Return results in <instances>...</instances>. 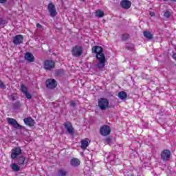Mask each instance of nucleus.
<instances>
[{"label": "nucleus", "mask_w": 176, "mask_h": 176, "mask_svg": "<svg viewBox=\"0 0 176 176\" xmlns=\"http://www.w3.org/2000/svg\"><path fill=\"white\" fill-rule=\"evenodd\" d=\"M11 168L13 170V171H20V166L16 164H11Z\"/></svg>", "instance_id": "22"}, {"label": "nucleus", "mask_w": 176, "mask_h": 176, "mask_svg": "<svg viewBox=\"0 0 176 176\" xmlns=\"http://www.w3.org/2000/svg\"><path fill=\"white\" fill-rule=\"evenodd\" d=\"M70 106H71V107H75V102H74V101H72V102H70Z\"/></svg>", "instance_id": "33"}, {"label": "nucleus", "mask_w": 176, "mask_h": 176, "mask_svg": "<svg viewBox=\"0 0 176 176\" xmlns=\"http://www.w3.org/2000/svg\"><path fill=\"white\" fill-rule=\"evenodd\" d=\"M25 94V97L26 98H28V100H31V98H32V96H31V94L27 92Z\"/></svg>", "instance_id": "28"}, {"label": "nucleus", "mask_w": 176, "mask_h": 176, "mask_svg": "<svg viewBox=\"0 0 176 176\" xmlns=\"http://www.w3.org/2000/svg\"><path fill=\"white\" fill-rule=\"evenodd\" d=\"M19 155H21V148L20 147H16L12 150L11 153V159L14 160V159H17V156Z\"/></svg>", "instance_id": "8"}, {"label": "nucleus", "mask_w": 176, "mask_h": 176, "mask_svg": "<svg viewBox=\"0 0 176 176\" xmlns=\"http://www.w3.org/2000/svg\"><path fill=\"white\" fill-rule=\"evenodd\" d=\"M8 2V0H0V3H5Z\"/></svg>", "instance_id": "34"}, {"label": "nucleus", "mask_w": 176, "mask_h": 176, "mask_svg": "<svg viewBox=\"0 0 176 176\" xmlns=\"http://www.w3.org/2000/svg\"><path fill=\"white\" fill-rule=\"evenodd\" d=\"M100 133L101 135L107 137V135H109V134H111V127L107 125H104L100 129Z\"/></svg>", "instance_id": "5"}, {"label": "nucleus", "mask_w": 176, "mask_h": 176, "mask_svg": "<svg viewBox=\"0 0 176 176\" xmlns=\"http://www.w3.org/2000/svg\"><path fill=\"white\" fill-rule=\"evenodd\" d=\"M170 16H171L170 11H166L164 14V17H166V19H169Z\"/></svg>", "instance_id": "25"}, {"label": "nucleus", "mask_w": 176, "mask_h": 176, "mask_svg": "<svg viewBox=\"0 0 176 176\" xmlns=\"http://www.w3.org/2000/svg\"><path fill=\"white\" fill-rule=\"evenodd\" d=\"M56 63L53 60H45L43 63L45 71H52L54 68Z\"/></svg>", "instance_id": "4"}, {"label": "nucleus", "mask_w": 176, "mask_h": 176, "mask_svg": "<svg viewBox=\"0 0 176 176\" xmlns=\"http://www.w3.org/2000/svg\"><path fill=\"white\" fill-rule=\"evenodd\" d=\"M82 53H83V48L81 46L76 45L72 49V54L74 57H80Z\"/></svg>", "instance_id": "3"}, {"label": "nucleus", "mask_w": 176, "mask_h": 176, "mask_svg": "<svg viewBox=\"0 0 176 176\" xmlns=\"http://www.w3.org/2000/svg\"><path fill=\"white\" fill-rule=\"evenodd\" d=\"M173 58H174V60H176V54H173Z\"/></svg>", "instance_id": "36"}, {"label": "nucleus", "mask_w": 176, "mask_h": 176, "mask_svg": "<svg viewBox=\"0 0 176 176\" xmlns=\"http://www.w3.org/2000/svg\"><path fill=\"white\" fill-rule=\"evenodd\" d=\"M47 9L51 17H55V16H57V11L56 10V6H54V4H53V3H50L48 4Z\"/></svg>", "instance_id": "6"}, {"label": "nucleus", "mask_w": 176, "mask_h": 176, "mask_svg": "<svg viewBox=\"0 0 176 176\" xmlns=\"http://www.w3.org/2000/svg\"><path fill=\"white\" fill-rule=\"evenodd\" d=\"M11 99H12L13 100H16V94H12L11 95Z\"/></svg>", "instance_id": "31"}, {"label": "nucleus", "mask_w": 176, "mask_h": 176, "mask_svg": "<svg viewBox=\"0 0 176 176\" xmlns=\"http://www.w3.org/2000/svg\"><path fill=\"white\" fill-rule=\"evenodd\" d=\"M118 97L120 100H124L125 98H127V94L124 91H120L118 93Z\"/></svg>", "instance_id": "21"}, {"label": "nucleus", "mask_w": 176, "mask_h": 176, "mask_svg": "<svg viewBox=\"0 0 176 176\" xmlns=\"http://www.w3.org/2000/svg\"><path fill=\"white\" fill-rule=\"evenodd\" d=\"M45 85L47 89H55L57 86V82L54 79H48L45 82Z\"/></svg>", "instance_id": "9"}, {"label": "nucleus", "mask_w": 176, "mask_h": 176, "mask_svg": "<svg viewBox=\"0 0 176 176\" xmlns=\"http://www.w3.org/2000/svg\"><path fill=\"white\" fill-rule=\"evenodd\" d=\"M150 15H151L152 17H153V16H155V13L151 12V13H150Z\"/></svg>", "instance_id": "37"}, {"label": "nucleus", "mask_w": 176, "mask_h": 176, "mask_svg": "<svg viewBox=\"0 0 176 176\" xmlns=\"http://www.w3.org/2000/svg\"><path fill=\"white\" fill-rule=\"evenodd\" d=\"M171 153L168 150H164L161 153V158L162 160H169Z\"/></svg>", "instance_id": "12"}, {"label": "nucleus", "mask_w": 176, "mask_h": 176, "mask_svg": "<svg viewBox=\"0 0 176 176\" xmlns=\"http://www.w3.org/2000/svg\"><path fill=\"white\" fill-rule=\"evenodd\" d=\"M25 58L29 63H34V61H35V58L34 57V55L30 52H26L25 54Z\"/></svg>", "instance_id": "17"}, {"label": "nucleus", "mask_w": 176, "mask_h": 176, "mask_svg": "<svg viewBox=\"0 0 176 176\" xmlns=\"http://www.w3.org/2000/svg\"><path fill=\"white\" fill-rule=\"evenodd\" d=\"M80 144L81 149H82V151H86V149H87V146H89V144H90V140H89V138L82 140Z\"/></svg>", "instance_id": "11"}, {"label": "nucleus", "mask_w": 176, "mask_h": 176, "mask_svg": "<svg viewBox=\"0 0 176 176\" xmlns=\"http://www.w3.org/2000/svg\"><path fill=\"white\" fill-rule=\"evenodd\" d=\"M98 107L100 111H107L109 108V100L107 98L98 99Z\"/></svg>", "instance_id": "2"}, {"label": "nucleus", "mask_w": 176, "mask_h": 176, "mask_svg": "<svg viewBox=\"0 0 176 176\" xmlns=\"http://www.w3.org/2000/svg\"><path fill=\"white\" fill-rule=\"evenodd\" d=\"M64 126L69 134H71V135H74V126H72V124H71V122H65Z\"/></svg>", "instance_id": "10"}, {"label": "nucleus", "mask_w": 176, "mask_h": 176, "mask_svg": "<svg viewBox=\"0 0 176 176\" xmlns=\"http://www.w3.org/2000/svg\"><path fill=\"white\" fill-rule=\"evenodd\" d=\"M172 2H176V0H170Z\"/></svg>", "instance_id": "38"}, {"label": "nucleus", "mask_w": 176, "mask_h": 176, "mask_svg": "<svg viewBox=\"0 0 176 176\" xmlns=\"http://www.w3.org/2000/svg\"><path fill=\"white\" fill-rule=\"evenodd\" d=\"M6 23L5 21H3V20H2L1 18H0V25H5Z\"/></svg>", "instance_id": "30"}, {"label": "nucleus", "mask_w": 176, "mask_h": 176, "mask_svg": "<svg viewBox=\"0 0 176 176\" xmlns=\"http://www.w3.org/2000/svg\"><path fill=\"white\" fill-rule=\"evenodd\" d=\"M19 107H20V103H15V104H14V108H19Z\"/></svg>", "instance_id": "32"}, {"label": "nucleus", "mask_w": 176, "mask_h": 176, "mask_svg": "<svg viewBox=\"0 0 176 176\" xmlns=\"http://www.w3.org/2000/svg\"><path fill=\"white\" fill-rule=\"evenodd\" d=\"M21 90L22 93H23L24 94H26V93H28V89H27V87H25V85H21Z\"/></svg>", "instance_id": "23"}, {"label": "nucleus", "mask_w": 176, "mask_h": 176, "mask_svg": "<svg viewBox=\"0 0 176 176\" xmlns=\"http://www.w3.org/2000/svg\"><path fill=\"white\" fill-rule=\"evenodd\" d=\"M23 39H24V37H23V36L16 35L14 37L13 43L14 45H21V43H23Z\"/></svg>", "instance_id": "14"}, {"label": "nucleus", "mask_w": 176, "mask_h": 176, "mask_svg": "<svg viewBox=\"0 0 176 176\" xmlns=\"http://www.w3.org/2000/svg\"><path fill=\"white\" fill-rule=\"evenodd\" d=\"M70 166H72V167H79V166H80V160L78 158H72L70 160Z\"/></svg>", "instance_id": "15"}, {"label": "nucleus", "mask_w": 176, "mask_h": 176, "mask_svg": "<svg viewBox=\"0 0 176 176\" xmlns=\"http://www.w3.org/2000/svg\"><path fill=\"white\" fill-rule=\"evenodd\" d=\"M58 175L60 176H65V175H67V171H65L64 170H60L58 171Z\"/></svg>", "instance_id": "24"}, {"label": "nucleus", "mask_w": 176, "mask_h": 176, "mask_svg": "<svg viewBox=\"0 0 176 176\" xmlns=\"http://www.w3.org/2000/svg\"><path fill=\"white\" fill-rule=\"evenodd\" d=\"M7 122H8L9 124H11L12 127H14V129H23V126L20 125L16 120L14 118H7Z\"/></svg>", "instance_id": "7"}, {"label": "nucleus", "mask_w": 176, "mask_h": 176, "mask_svg": "<svg viewBox=\"0 0 176 176\" xmlns=\"http://www.w3.org/2000/svg\"><path fill=\"white\" fill-rule=\"evenodd\" d=\"M111 140L109 138H107L105 139L106 144H111Z\"/></svg>", "instance_id": "29"}, {"label": "nucleus", "mask_w": 176, "mask_h": 176, "mask_svg": "<svg viewBox=\"0 0 176 176\" xmlns=\"http://www.w3.org/2000/svg\"><path fill=\"white\" fill-rule=\"evenodd\" d=\"M0 87L1 89H6V85H5V84L3 83V82H2V80H0Z\"/></svg>", "instance_id": "27"}, {"label": "nucleus", "mask_w": 176, "mask_h": 176, "mask_svg": "<svg viewBox=\"0 0 176 176\" xmlns=\"http://www.w3.org/2000/svg\"><path fill=\"white\" fill-rule=\"evenodd\" d=\"M103 51L102 47L101 46H94L92 48V53L96 54V58L98 60L96 67L97 68H99V69H101L105 67V61H107L105 56H104V54H102Z\"/></svg>", "instance_id": "1"}, {"label": "nucleus", "mask_w": 176, "mask_h": 176, "mask_svg": "<svg viewBox=\"0 0 176 176\" xmlns=\"http://www.w3.org/2000/svg\"><path fill=\"white\" fill-rule=\"evenodd\" d=\"M129 38H130V35H129L127 34L122 35L123 41H127V39H129Z\"/></svg>", "instance_id": "26"}, {"label": "nucleus", "mask_w": 176, "mask_h": 176, "mask_svg": "<svg viewBox=\"0 0 176 176\" xmlns=\"http://www.w3.org/2000/svg\"><path fill=\"white\" fill-rule=\"evenodd\" d=\"M95 16H96V17H98L99 19H101L102 17H104V16H105V14H104V11L101 10H98L96 11Z\"/></svg>", "instance_id": "19"}, {"label": "nucleus", "mask_w": 176, "mask_h": 176, "mask_svg": "<svg viewBox=\"0 0 176 176\" xmlns=\"http://www.w3.org/2000/svg\"><path fill=\"white\" fill-rule=\"evenodd\" d=\"M120 6L123 9H130V8H131V1L129 0H122L120 2Z\"/></svg>", "instance_id": "13"}, {"label": "nucleus", "mask_w": 176, "mask_h": 176, "mask_svg": "<svg viewBox=\"0 0 176 176\" xmlns=\"http://www.w3.org/2000/svg\"><path fill=\"white\" fill-rule=\"evenodd\" d=\"M36 27L37 28H42V26L41 25L40 23H36Z\"/></svg>", "instance_id": "35"}, {"label": "nucleus", "mask_w": 176, "mask_h": 176, "mask_svg": "<svg viewBox=\"0 0 176 176\" xmlns=\"http://www.w3.org/2000/svg\"><path fill=\"white\" fill-rule=\"evenodd\" d=\"M143 35L144 36V38H146V39H153V34H152V33H151L148 31H145L143 32Z\"/></svg>", "instance_id": "18"}, {"label": "nucleus", "mask_w": 176, "mask_h": 176, "mask_svg": "<svg viewBox=\"0 0 176 176\" xmlns=\"http://www.w3.org/2000/svg\"><path fill=\"white\" fill-rule=\"evenodd\" d=\"M82 1H85V0H82Z\"/></svg>", "instance_id": "39"}, {"label": "nucleus", "mask_w": 176, "mask_h": 176, "mask_svg": "<svg viewBox=\"0 0 176 176\" xmlns=\"http://www.w3.org/2000/svg\"><path fill=\"white\" fill-rule=\"evenodd\" d=\"M16 162L19 166H21V164H24V162H25V157H24V156H20L16 158Z\"/></svg>", "instance_id": "20"}, {"label": "nucleus", "mask_w": 176, "mask_h": 176, "mask_svg": "<svg viewBox=\"0 0 176 176\" xmlns=\"http://www.w3.org/2000/svg\"><path fill=\"white\" fill-rule=\"evenodd\" d=\"M23 122L25 124L30 126V127H32V126H34L35 124V121L32 118H26L23 120Z\"/></svg>", "instance_id": "16"}]
</instances>
